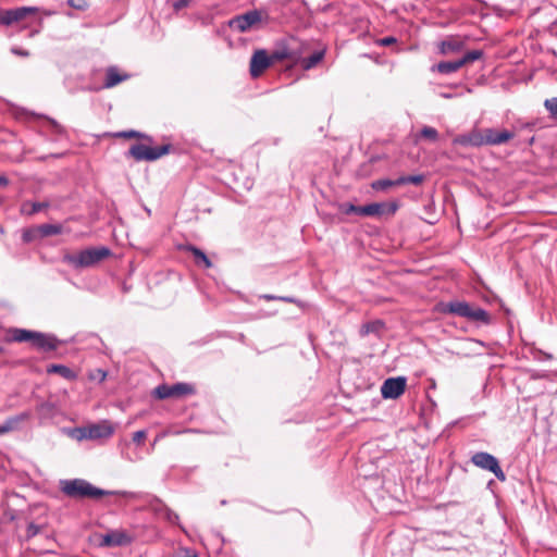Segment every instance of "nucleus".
Here are the masks:
<instances>
[{"label": "nucleus", "instance_id": "46", "mask_svg": "<svg viewBox=\"0 0 557 557\" xmlns=\"http://www.w3.org/2000/svg\"><path fill=\"white\" fill-rule=\"evenodd\" d=\"M442 96H443L444 98H451V95H449V94H443Z\"/></svg>", "mask_w": 557, "mask_h": 557}, {"label": "nucleus", "instance_id": "32", "mask_svg": "<svg viewBox=\"0 0 557 557\" xmlns=\"http://www.w3.org/2000/svg\"><path fill=\"white\" fill-rule=\"evenodd\" d=\"M544 107L549 112L550 117L557 120V97L546 99Z\"/></svg>", "mask_w": 557, "mask_h": 557}, {"label": "nucleus", "instance_id": "9", "mask_svg": "<svg viewBox=\"0 0 557 557\" xmlns=\"http://www.w3.org/2000/svg\"><path fill=\"white\" fill-rule=\"evenodd\" d=\"M134 541V536L122 529L111 530L101 535L100 546L102 547H121L127 546Z\"/></svg>", "mask_w": 557, "mask_h": 557}, {"label": "nucleus", "instance_id": "33", "mask_svg": "<svg viewBox=\"0 0 557 557\" xmlns=\"http://www.w3.org/2000/svg\"><path fill=\"white\" fill-rule=\"evenodd\" d=\"M420 136L431 141H435L438 138V132L434 127L424 126L420 132Z\"/></svg>", "mask_w": 557, "mask_h": 557}, {"label": "nucleus", "instance_id": "2", "mask_svg": "<svg viewBox=\"0 0 557 557\" xmlns=\"http://www.w3.org/2000/svg\"><path fill=\"white\" fill-rule=\"evenodd\" d=\"M60 484L62 493L72 498L97 499L113 494V492L96 487L83 479L63 480Z\"/></svg>", "mask_w": 557, "mask_h": 557}, {"label": "nucleus", "instance_id": "15", "mask_svg": "<svg viewBox=\"0 0 557 557\" xmlns=\"http://www.w3.org/2000/svg\"><path fill=\"white\" fill-rule=\"evenodd\" d=\"M515 134L510 131H497L495 128H485L484 129V139L485 145H502L512 139Z\"/></svg>", "mask_w": 557, "mask_h": 557}, {"label": "nucleus", "instance_id": "42", "mask_svg": "<svg viewBox=\"0 0 557 557\" xmlns=\"http://www.w3.org/2000/svg\"><path fill=\"white\" fill-rule=\"evenodd\" d=\"M384 206H385V212L384 213L394 214L398 210V203L397 202L384 203Z\"/></svg>", "mask_w": 557, "mask_h": 557}, {"label": "nucleus", "instance_id": "4", "mask_svg": "<svg viewBox=\"0 0 557 557\" xmlns=\"http://www.w3.org/2000/svg\"><path fill=\"white\" fill-rule=\"evenodd\" d=\"M171 150V145H162L159 147H149L144 144H135L131 146L127 156L134 158L136 161H154L168 154Z\"/></svg>", "mask_w": 557, "mask_h": 557}, {"label": "nucleus", "instance_id": "12", "mask_svg": "<svg viewBox=\"0 0 557 557\" xmlns=\"http://www.w3.org/2000/svg\"><path fill=\"white\" fill-rule=\"evenodd\" d=\"M37 8L21 7L11 10H5L0 13V24L10 26L13 23L24 20L27 15L34 14Z\"/></svg>", "mask_w": 557, "mask_h": 557}, {"label": "nucleus", "instance_id": "29", "mask_svg": "<svg viewBox=\"0 0 557 557\" xmlns=\"http://www.w3.org/2000/svg\"><path fill=\"white\" fill-rule=\"evenodd\" d=\"M383 327V322L381 321H372L363 324L360 329V334L366 336L370 333H377Z\"/></svg>", "mask_w": 557, "mask_h": 557}, {"label": "nucleus", "instance_id": "11", "mask_svg": "<svg viewBox=\"0 0 557 557\" xmlns=\"http://www.w3.org/2000/svg\"><path fill=\"white\" fill-rule=\"evenodd\" d=\"M272 64L270 54L264 49L256 50L250 59V75L257 78Z\"/></svg>", "mask_w": 557, "mask_h": 557}, {"label": "nucleus", "instance_id": "22", "mask_svg": "<svg viewBox=\"0 0 557 557\" xmlns=\"http://www.w3.org/2000/svg\"><path fill=\"white\" fill-rule=\"evenodd\" d=\"M462 67L460 60L455 61H442L432 67V71H437L441 74H451Z\"/></svg>", "mask_w": 557, "mask_h": 557}, {"label": "nucleus", "instance_id": "28", "mask_svg": "<svg viewBox=\"0 0 557 557\" xmlns=\"http://www.w3.org/2000/svg\"><path fill=\"white\" fill-rule=\"evenodd\" d=\"M394 186H400V183H397V180H388V178H385V180H377V181H374V182L371 184V187H372L374 190H386L387 188H389V187H394Z\"/></svg>", "mask_w": 557, "mask_h": 557}, {"label": "nucleus", "instance_id": "8", "mask_svg": "<svg viewBox=\"0 0 557 557\" xmlns=\"http://www.w3.org/2000/svg\"><path fill=\"white\" fill-rule=\"evenodd\" d=\"M341 209L345 214H357L363 216H380L385 212L384 202H373L366 206L344 203L341 206Z\"/></svg>", "mask_w": 557, "mask_h": 557}, {"label": "nucleus", "instance_id": "23", "mask_svg": "<svg viewBox=\"0 0 557 557\" xmlns=\"http://www.w3.org/2000/svg\"><path fill=\"white\" fill-rule=\"evenodd\" d=\"M47 373L59 374L69 381H74L77 377V374L64 364H50L47 368Z\"/></svg>", "mask_w": 557, "mask_h": 557}, {"label": "nucleus", "instance_id": "20", "mask_svg": "<svg viewBox=\"0 0 557 557\" xmlns=\"http://www.w3.org/2000/svg\"><path fill=\"white\" fill-rule=\"evenodd\" d=\"M326 48L322 47L321 49L314 51L311 55L307 58H301L298 63L305 71H309L315 67L325 57Z\"/></svg>", "mask_w": 557, "mask_h": 557}, {"label": "nucleus", "instance_id": "18", "mask_svg": "<svg viewBox=\"0 0 557 557\" xmlns=\"http://www.w3.org/2000/svg\"><path fill=\"white\" fill-rule=\"evenodd\" d=\"M129 75L125 73H121L116 66H109L106 70V79L103 83V88H112L120 83L128 79Z\"/></svg>", "mask_w": 557, "mask_h": 557}, {"label": "nucleus", "instance_id": "31", "mask_svg": "<svg viewBox=\"0 0 557 557\" xmlns=\"http://www.w3.org/2000/svg\"><path fill=\"white\" fill-rule=\"evenodd\" d=\"M483 55V52L482 50H471L467 53L463 54L462 58H460V62L462 64V66H465L466 64H469V63H472L476 60H480Z\"/></svg>", "mask_w": 557, "mask_h": 557}, {"label": "nucleus", "instance_id": "13", "mask_svg": "<svg viewBox=\"0 0 557 557\" xmlns=\"http://www.w3.org/2000/svg\"><path fill=\"white\" fill-rule=\"evenodd\" d=\"M61 342L52 334L37 332L35 338L33 339L32 345L41 351H52L55 350Z\"/></svg>", "mask_w": 557, "mask_h": 557}, {"label": "nucleus", "instance_id": "24", "mask_svg": "<svg viewBox=\"0 0 557 557\" xmlns=\"http://www.w3.org/2000/svg\"><path fill=\"white\" fill-rule=\"evenodd\" d=\"M48 201L42 202H32V201H25L21 206V213L24 215H34L49 207Z\"/></svg>", "mask_w": 557, "mask_h": 557}, {"label": "nucleus", "instance_id": "19", "mask_svg": "<svg viewBox=\"0 0 557 557\" xmlns=\"http://www.w3.org/2000/svg\"><path fill=\"white\" fill-rule=\"evenodd\" d=\"M463 46L465 44L462 40L449 37L446 40L440 42L438 51L444 55L454 54L460 52L463 49Z\"/></svg>", "mask_w": 557, "mask_h": 557}, {"label": "nucleus", "instance_id": "35", "mask_svg": "<svg viewBox=\"0 0 557 557\" xmlns=\"http://www.w3.org/2000/svg\"><path fill=\"white\" fill-rule=\"evenodd\" d=\"M116 137L123 138H146V136L137 131H125L116 134Z\"/></svg>", "mask_w": 557, "mask_h": 557}, {"label": "nucleus", "instance_id": "26", "mask_svg": "<svg viewBox=\"0 0 557 557\" xmlns=\"http://www.w3.org/2000/svg\"><path fill=\"white\" fill-rule=\"evenodd\" d=\"M28 418V413H22L17 417L8 419L4 423L0 424V435L13 431L20 421Z\"/></svg>", "mask_w": 557, "mask_h": 557}, {"label": "nucleus", "instance_id": "25", "mask_svg": "<svg viewBox=\"0 0 557 557\" xmlns=\"http://www.w3.org/2000/svg\"><path fill=\"white\" fill-rule=\"evenodd\" d=\"M185 249L187 251L191 252L196 264H198V265L201 264L206 269H209L212 267V262L210 261V259L207 257V255L201 249H199L193 245L186 246Z\"/></svg>", "mask_w": 557, "mask_h": 557}, {"label": "nucleus", "instance_id": "14", "mask_svg": "<svg viewBox=\"0 0 557 557\" xmlns=\"http://www.w3.org/2000/svg\"><path fill=\"white\" fill-rule=\"evenodd\" d=\"M270 58L272 63L285 60L292 61L293 63H298L300 60V52L289 49L285 44H281L276 46V48L271 52Z\"/></svg>", "mask_w": 557, "mask_h": 557}, {"label": "nucleus", "instance_id": "6", "mask_svg": "<svg viewBox=\"0 0 557 557\" xmlns=\"http://www.w3.org/2000/svg\"><path fill=\"white\" fill-rule=\"evenodd\" d=\"M263 14L259 10H250L230 20L228 26L239 33H246L262 22Z\"/></svg>", "mask_w": 557, "mask_h": 557}, {"label": "nucleus", "instance_id": "38", "mask_svg": "<svg viewBox=\"0 0 557 557\" xmlns=\"http://www.w3.org/2000/svg\"><path fill=\"white\" fill-rule=\"evenodd\" d=\"M40 532V527L35 523H29L26 529V535L28 539L36 536Z\"/></svg>", "mask_w": 557, "mask_h": 557}, {"label": "nucleus", "instance_id": "5", "mask_svg": "<svg viewBox=\"0 0 557 557\" xmlns=\"http://www.w3.org/2000/svg\"><path fill=\"white\" fill-rule=\"evenodd\" d=\"M471 462L480 469L492 472L499 481H506V474L495 456L485 451H479L472 455Z\"/></svg>", "mask_w": 557, "mask_h": 557}, {"label": "nucleus", "instance_id": "3", "mask_svg": "<svg viewBox=\"0 0 557 557\" xmlns=\"http://www.w3.org/2000/svg\"><path fill=\"white\" fill-rule=\"evenodd\" d=\"M111 256L108 247H90L77 253L64 256V261L75 269L92 267Z\"/></svg>", "mask_w": 557, "mask_h": 557}, {"label": "nucleus", "instance_id": "41", "mask_svg": "<svg viewBox=\"0 0 557 557\" xmlns=\"http://www.w3.org/2000/svg\"><path fill=\"white\" fill-rule=\"evenodd\" d=\"M177 557H198V555L194 549L182 548L180 549Z\"/></svg>", "mask_w": 557, "mask_h": 557}, {"label": "nucleus", "instance_id": "44", "mask_svg": "<svg viewBox=\"0 0 557 557\" xmlns=\"http://www.w3.org/2000/svg\"><path fill=\"white\" fill-rule=\"evenodd\" d=\"M188 2H189L188 0H178V1H176V2L174 3V8H175L176 10L183 9V8H185V7H187V5H188Z\"/></svg>", "mask_w": 557, "mask_h": 557}, {"label": "nucleus", "instance_id": "40", "mask_svg": "<svg viewBox=\"0 0 557 557\" xmlns=\"http://www.w3.org/2000/svg\"><path fill=\"white\" fill-rule=\"evenodd\" d=\"M396 41H397V39L395 37L387 36V37L379 39L376 42H377V45H380L382 47H386V46H391V45L395 44Z\"/></svg>", "mask_w": 557, "mask_h": 557}, {"label": "nucleus", "instance_id": "36", "mask_svg": "<svg viewBox=\"0 0 557 557\" xmlns=\"http://www.w3.org/2000/svg\"><path fill=\"white\" fill-rule=\"evenodd\" d=\"M67 3L77 10L84 11L88 8L86 0H67Z\"/></svg>", "mask_w": 557, "mask_h": 557}, {"label": "nucleus", "instance_id": "16", "mask_svg": "<svg viewBox=\"0 0 557 557\" xmlns=\"http://www.w3.org/2000/svg\"><path fill=\"white\" fill-rule=\"evenodd\" d=\"M454 144L461 146L481 147L485 145L484 129H473L472 132L459 135L454 139Z\"/></svg>", "mask_w": 557, "mask_h": 557}, {"label": "nucleus", "instance_id": "34", "mask_svg": "<svg viewBox=\"0 0 557 557\" xmlns=\"http://www.w3.org/2000/svg\"><path fill=\"white\" fill-rule=\"evenodd\" d=\"M260 298L264 299L267 301L280 300V301H284V302H288V304L296 302V299L290 296H275V295H271V294H263L260 296Z\"/></svg>", "mask_w": 557, "mask_h": 557}, {"label": "nucleus", "instance_id": "1", "mask_svg": "<svg viewBox=\"0 0 557 557\" xmlns=\"http://www.w3.org/2000/svg\"><path fill=\"white\" fill-rule=\"evenodd\" d=\"M440 311L444 314L460 317L483 325H488L492 322L491 314L485 309L465 300L442 302L440 304Z\"/></svg>", "mask_w": 557, "mask_h": 557}, {"label": "nucleus", "instance_id": "27", "mask_svg": "<svg viewBox=\"0 0 557 557\" xmlns=\"http://www.w3.org/2000/svg\"><path fill=\"white\" fill-rule=\"evenodd\" d=\"M38 233L42 237L58 235L62 233V226L60 224H41L37 227Z\"/></svg>", "mask_w": 557, "mask_h": 557}, {"label": "nucleus", "instance_id": "10", "mask_svg": "<svg viewBox=\"0 0 557 557\" xmlns=\"http://www.w3.org/2000/svg\"><path fill=\"white\" fill-rule=\"evenodd\" d=\"M407 385L405 376L389 377L381 386V394L384 399H396L404 394Z\"/></svg>", "mask_w": 557, "mask_h": 557}, {"label": "nucleus", "instance_id": "39", "mask_svg": "<svg viewBox=\"0 0 557 557\" xmlns=\"http://www.w3.org/2000/svg\"><path fill=\"white\" fill-rule=\"evenodd\" d=\"M165 519L172 523V524H176L178 523V515L174 511H172L171 509H166L165 511Z\"/></svg>", "mask_w": 557, "mask_h": 557}, {"label": "nucleus", "instance_id": "37", "mask_svg": "<svg viewBox=\"0 0 557 557\" xmlns=\"http://www.w3.org/2000/svg\"><path fill=\"white\" fill-rule=\"evenodd\" d=\"M147 436V432L145 430H139V431H136L134 434H133V442L136 444V445H141L144 440L146 438Z\"/></svg>", "mask_w": 557, "mask_h": 557}, {"label": "nucleus", "instance_id": "47", "mask_svg": "<svg viewBox=\"0 0 557 557\" xmlns=\"http://www.w3.org/2000/svg\"><path fill=\"white\" fill-rule=\"evenodd\" d=\"M4 351V348L0 346V355Z\"/></svg>", "mask_w": 557, "mask_h": 557}, {"label": "nucleus", "instance_id": "30", "mask_svg": "<svg viewBox=\"0 0 557 557\" xmlns=\"http://www.w3.org/2000/svg\"><path fill=\"white\" fill-rule=\"evenodd\" d=\"M424 175L417 174V175H406L400 176L397 178V183H400V185L405 184H412V185H420L424 182Z\"/></svg>", "mask_w": 557, "mask_h": 557}, {"label": "nucleus", "instance_id": "43", "mask_svg": "<svg viewBox=\"0 0 557 557\" xmlns=\"http://www.w3.org/2000/svg\"><path fill=\"white\" fill-rule=\"evenodd\" d=\"M11 52L15 55H18V57H28L29 55V52L27 50H24L22 48H18V47H13L11 48Z\"/></svg>", "mask_w": 557, "mask_h": 557}, {"label": "nucleus", "instance_id": "17", "mask_svg": "<svg viewBox=\"0 0 557 557\" xmlns=\"http://www.w3.org/2000/svg\"><path fill=\"white\" fill-rule=\"evenodd\" d=\"M114 429L109 423L94 424L84 430V436L90 440L110 437Z\"/></svg>", "mask_w": 557, "mask_h": 557}, {"label": "nucleus", "instance_id": "21", "mask_svg": "<svg viewBox=\"0 0 557 557\" xmlns=\"http://www.w3.org/2000/svg\"><path fill=\"white\" fill-rule=\"evenodd\" d=\"M37 331H30L25 329H12L10 330L11 334V341L16 343H33V339L35 338Z\"/></svg>", "mask_w": 557, "mask_h": 557}, {"label": "nucleus", "instance_id": "45", "mask_svg": "<svg viewBox=\"0 0 557 557\" xmlns=\"http://www.w3.org/2000/svg\"><path fill=\"white\" fill-rule=\"evenodd\" d=\"M8 184V178L4 175H0V186H7Z\"/></svg>", "mask_w": 557, "mask_h": 557}, {"label": "nucleus", "instance_id": "7", "mask_svg": "<svg viewBox=\"0 0 557 557\" xmlns=\"http://www.w3.org/2000/svg\"><path fill=\"white\" fill-rule=\"evenodd\" d=\"M194 393V386L188 383H175L173 385L161 384L153 391V395L159 399L181 398L193 395Z\"/></svg>", "mask_w": 557, "mask_h": 557}]
</instances>
